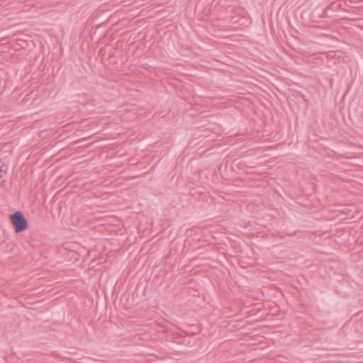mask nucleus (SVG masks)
<instances>
[{
    "mask_svg": "<svg viewBox=\"0 0 363 363\" xmlns=\"http://www.w3.org/2000/svg\"><path fill=\"white\" fill-rule=\"evenodd\" d=\"M11 222L14 228L16 233H22L28 227V223L24 214L20 211H16L10 215Z\"/></svg>",
    "mask_w": 363,
    "mask_h": 363,
    "instance_id": "nucleus-1",
    "label": "nucleus"
},
{
    "mask_svg": "<svg viewBox=\"0 0 363 363\" xmlns=\"http://www.w3.org/2000/svg\"><path fill=\"white\" fill-rule=\"evenodd\" d=\"M333 4H330L327 8H325L323 11V13L320 14V17L321 18H328V17H329L328 11L333 7Z\"/></svg>",
    "mask_w": 363,
    "mask_h": 363,
    "instance_id": "nucleus-2",
    "label": "nucleus"
},
{
    "mask_svg": "<svg viewBox=\"0 0 363 363\" xmlns=\"http://www.w3.org/2000/svg\"><path fill=\"white\" fill-rule=\"evenodd\" d=\"M0 162L1 163V160H0ZM6 167L4 164V162H2L1 165L0 166V178H1L3 177V174H6Z\"/></svg>",
    "mask_w": 363,
    "mask_h": 363,
    "instance_id": "nucleus-3",
    "label": "nucleus"
}]
</instances>
